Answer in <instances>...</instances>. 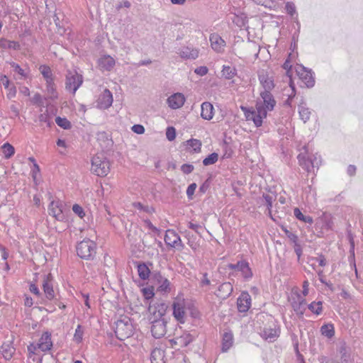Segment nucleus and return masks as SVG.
<instances>
[{
    "mask_svg": "<svg viewBox=\"0 0 363 363\" xmlns=\"http://www.w3.org/2000/svg\"><path fill=\"white\" fill-rule=\"evenodd\" d=\"M276 100L270 91H260V97L256 101L255 108H247L241 106L247 121H253L257 128L262 126V121L267 118V112L274 110L276 106Z\"/></svg>",
    "mask_w": 363,
    "mask_h": 363,
    "instance_id": "f257e3e1",
    "label": "nucleus"
},
{
    "mask_svg": "<svg viewBox=\"0 0 363 363\" xmlns=\"http://www.w3.org/2000/svg\"><path fill=\"white\" fill-rule=\"evenodd\" d=\"M168 306L164 302L150 303L148 311L150 313L149 320L152 324L151 333L152 336L159 339L162 337L167 332V320L165 313Z\"/></svg>",
    "mask_w": 363,
    "mask_h": 363,
    "instance_id": "f03ea898",
    "label": "nucleus"
},
{
    "mask_svg": "<svg viewBox=\"0 0 363 363\" xmlns=\"http://www.w3.org/2000/svg\"><path fill=\"white\" fill-rule=\"evenodd\" d=\"M133 329L132 320L128 316H122L115 323L114 332L120 340L130 337L133 333Z\"/></svg>",
    "mask_w": 363,
    "mask_h": 363,
    "instance_id": "7ed1b4c3",
    "label": "nucleus"
},
{
    "mask_svg": "<svg viewBox=\"0 0 363 363\" xmlns=\"http://www.w3.org/2000/svg\"><path fill=\"white\" fill-rule=\"evenodd\" d=\"M77 255L84 259H93L96 253V244L89 240H83L76 247Z\"/></svg>",
    "mask_w": 363,
    "mask_h": 363,
    "instance_id": "20e7f679",
    "label": "nucleus"
},
{
    "mask_svg": "<svg viewBox=\"0 0 363 363\" xmlns=\"http://www.w3.org/2000/svg\"><path fill=\"white\" fill-rule=\"evenodd\" d=\"M91 171L99 177L106 176L110 171V162L103 155H96L91 160Z\"/></svg>",
    "mask_w": 363,
    "mask_h": 363,
    "instance_id": "39448f33",
    "label": "nucleus"
},
{
    "mask_svg": "<svg viewBox=\"0 0 363 363\" xmlns=\"http://www.w3.org/2000/svg\"><path fill=\"white\" fill-rule=\"evenodd\" d=\"M83 83V77L76 70H68L66 74L65 89L67 91L75 94Z\"/></svg>",
    "mask_w": 363,
    "mask_h": 363,
    "instance_id": "423d86ee",
    "label": "nucleus"
},
{
    "mask_svg": "<svg viewBox=\"0 0 363 363\" xmlns=\"http://www.w3.org/2000/svg\"><path fill=\"white\" fill-rule=\"evenodd\" d=\"M52 347V342L51 340V334L48 332L43 333L39 339L38 343L30 344L28 346L29 354H34L35 351L40 350L41 352H48L51 350Z\"/></svg>",
    "mask_w": 363,
    "mask_h": 363,
    "instance_id": "0eeeda50",
    "label": "nucleus"
},
{
    "mask_svg": "<svg viewBox=\"0 0 363 363\" xmlns=\"http://www.w3.org/2000/svg\"><path fill=\"white\" fill-rule=\"evenodd\" d=\"M297 158L300 166L308 172L312 171L315 167L318 169L320 164V156L318 155L306 156L305 154L301 153L298 155Z\"/></svg>",
    "mask_w": 363,
    "mask_h": 363,
    "instance_id": "6e6552de",
    "label": "nucleus"
},
{
    "mask_svg": "<svg viewBox=\"0 0 363 363\" xmlns=\"http://www.w3.org/2000/svg\"><path fill=\"white\" fill-rule=\"evenodd\" d=\"M49 214L59 221H64L66 219V208L60 200H53L50 202L48 208Z\"/></svg>",
    "mask_w": 363,
    "mask_h": 363,
    "instance_id": "1a4fd4ad",
    "label": "nucleus"
},
{
    "mask_svg": "<svg viewBox=\"0 0 363 363\" xmlns=\"http://www.w3.org/2000/svg\"><path fill=\"white\" fill-rule=\"evenodd\" d=\"M260 336L269 342H274L279 336V328L274 323L265 325L259 332Z\"/></svg>",
    "mask_w": 363,
    "mask_h": 363,
    "instance_id": "9d476101",
    "label": "nucleus"
},
{
    "mask_svg": "<svg viewBox=\"0 0 363 363\" xmlns=\"http://www.w3.org/2000/svg\"><path fill=\"white\" fill-rule=\"evenodd\" d=\"M296 72L299 79H301L307 87L311 88L314 86L315 79L311 70L307 69L302 65H298L296 67Z\"/></svg>",
    "mask_w": 363,
    "mask_h": 363,
    "instance_id": "9b49d317",
    "label": "nucleus"
},
{
    "mask_svg": "<svg viewBox=\"0 0 363 363\" xmlns=\"http://www.w3.org/2000/svg\"><path fill=\"white\" fill-rule=\"evenodd\" d=\"M153 279L157 285L158 291L163 294H169L171 291L172 284L170 281L160 272H155L153 274Z\"/></svg>",
    "mask_w": 363,
    "mask_h": 363,
    "instance_id": "f8f14e48",
    "label": "nucleus"
},
{
    "mask_svg": "<svg viewBox=\"0 0 363 363\" xmlns=\"http://www.w3.org/2000/svg\"><path fill=\"white\" fill-rule=\"evenodd\" d=\"M28 161L30 162V175L33 182V185L36 188L42 182V175L40 172V169L38 164L36 162V160L33 157H28Z\"/></svg>",
    "mask_w": 363,
    "mask_h": 363,
    "instance_id": "ddd939ff",
    "label": "nucleus"
},
{
    "mask_svg": "<svg viewBox=\"0 0 363 363\" xmlns=\"http://www.w3.org/2000/svg\"><path fill=\"white\" fill-rule=\"evenodd\" d=\"M228 268L240 272L245 279H250L252 277L249 264L245 260L238 261L236 264H228Z\"/></svg>",
    "mask_w": 363,
    "mask_h": 363,
    "instance_id": "4468645a",
    "label": "nucleus"
},
{
    "mask_svg": "<svg viewBox=\"0 0 363 363\" xmlns=\"http://www.w3.org/2000/svg\"><path fill=\"white\" fill-rule=\"evenodd\" d=\"M173 315L175 319L181 323L185 321V307L183 301L176 299L172 304Z\"/></svg>",
    "mask_w": 363,
    "mask_h": 363,
    "instance_id": "2eb2a0df",
    "label": "nucleus"
},
{
    "mask_svg": "<svg viewBox=\"0 0 363 363\" xmlns=\"http://www.w3.org/2000/svg\"><path fill=\"white\" fill-rule=\"evenodd\" d=\"M165 243L172 247H175L177 246L184 247L180 236L174 230H167L164 235Z\"/></svg>",
    "mask_w": 363,
    "mask_h": 363,
    "instance_id": "dca6fc26",
    "label": "nucleus"
},
{
    "mask_svg": "<svg viewBox=\"0 0 363 363\" xmlns=\"http://www.w3.org/2000/svg\"><path fill=\"white\" fill-rule=\"evenodd\" d=\"M259 81L264 90L262 91H270L274 88V79L267 72L262 71L258 75Z\"/></svg>",
    "mask_w": 363,
    "mask_h": 363,
    "instance_id": "f3484780",
    "label": "nucleus"
},
{
    "mask_svg": "<svg viewBox=\"0 0 363 363\" xmlns=\"http://www.w3.org/2000/svg\"><path fill=\"white\" fill-rule=\"evenodd\" d=\"M238 309L241 313L247 312L251 306V296L247 292H242L237 301Z\"/></svg>",
    "mask_w": 363,
    "mask_h": 363,
    "instance_id": "a211bd4d",
    "label": "nucleus"
},
{
    "mask_svg": "<svg viewBox=\"0 0 363 363\" xmlns=\"http://www.w3.org/2000/svg\"><path fill=\"white\" fill-rule=\"evenodd\" d=\"M186 101L183 94L175 93L167 99L168 106L172 109H177L182 107Z\"/></svg>",
    "mask_w": 363,
    "mask_h": 363,
    "instance_id": "6ab92c4d",
    "label": "nucleus"
},
{
    "mask_svg": "<svg viewBox=\"0 0 363 363\" xmlns=\"http://www.w3.org/2000/svg\"><path fill=\"white\" fill-rule=\"evenodd\" d=\"M209 40L212 49L217 52H221L225 45V40L216 33L211 34Z\"/></svg>",
    "mask_w": 363,
    "mask_h": 363,
    "instance_id": "aec40b11",
    "label": "nucleus"
},
{
    "mask_svg": "<svg viewBox=\"0 0 363 363\" xmlns=\"http://www.w3.org/2000/svg\"><path fill=\"white\" fill-rule=\"evenodd\" d=\"M179 56L186 60H195L199 57V50L189 46L183 47L179 52Z\"/></svg>",
    "mask_w": 363,
    "mask_h": 363,
    "instance_id": "412c9836",
    "label": "nucleus"
},
{
    "mask_svg": "<svg viewBox=\"0 0 363 363\" xmlns=\"http://www.w3.org/2000/svg\"><path fill=\"white\" fill-rule=\"evenodd\" d=\"M43 288L45 298L49 301L52 300L55 298V291L53 289L52 280L50 279L49 276H47L44 278L43 282Z\"/></svg>",
    "mask_w": 363,
    "mask_h": 363,
    "instance_id": "4be33fe9",
    "label": "nucleus"
},
{
    "mask_svg": "<svg viewBox=\"0 0 363 363\" xmlns=\"http://www.w3.org/2000/svg\"><path fill=\"white\" fill-rule=\"evenodd\" d=\"M234 342L233 335L231 331L225 332L222 336L221 351L228 352L233 346Z\"/></svg>",
    "mask_w": 363,
    "mask_h": 363,
    "instance_id": "5701e85b",
    "label": "nucleus"
},
{
    "mask_svg": "<svg viewBox=\"0 0 363 363\" xmlns=\"http://www.w3.org/2000/svg\"><path fill=\"white\" fill-rule=\"evenodd\" d=\"M201 116L204 120L210 121L214 115L213 106L210 102H203L201 106Z\"/></svg>",
    "mask_w": 363,
    "mask_h": 363,
    "instance_id": "b1692460",
    "label": "nucleus"
},
{
    "mask_svg": "<svg viewBox=\"0 0 363 363\" xmlns=\"http://www.w3.org/2000/svg\"><path fill=\"white\" fill-rule=\"evenodd\" d=\"M233 291V287L232 284L230 282H224L219 286L216 296L225 299L230 296Z\"/></svg>",
    "mask_w": 363,
    "mask_h": 363,
    "instance_id": "393cba45",
    "label": "nucleus"
},
{
    "mask_svg": "<svg viewBox=\"0 0 363 363\" xmlns=\"http://www.w3.org/2000/svg\"><path fill=\"white\" fill-rule=\"evenodd\" d=\"M99 66L104 70L110 71L115 66V60L110 55H104L99 60Z\"/></svg>",
    "mask_w": 363,
    "mask_h": 363,
    "instance_id": "a878e982",
    "label": "nucleus"
},
{
    "mask_svg": "<svg viewBox=\"0 0 363 363\" xmlns=\"http://www.w3.org/2000/svg\"><path fill=\"white\" fill-rule=\"evenodd\" d=\"M99 103L101 108H108L113 103V96L111 92L106 89L101 97L99 98Z\"/></svg>",
    "mask_w": 363,
    "mask_h": 363,
    "instance_id": "bb28decb",
    "label": "nucleus"
},
{
    "mask_svg": "<svg viewBox=\"0 0 363 363\" xmlns=\"http://www.w3.org/2000/svg\"><path fill=\"white\" fill-rule=\"evenodd\" d=\"M298 111L300 118L303 121V123H306L309 121L311 112L306 106V104L304 102L303 99L301 100V102H300L298 106Z\"/></svg>",
    "mask_w": 363,
    "mask_h": 363,
    "instance_id": "cd10ccee",
    "label": "nucleus"
},
{
    "mask_svg": "<svg viewBox=\"0 0 363 363\" xmlns=\"http://www.w3.org/2000/svg\"><path fill=\"white\" fill-rule=\"evenodd\" d=\"M306 302L304 299L298 298L291 303L292 308L296 315L302 316L306 311Z\"/></svg>",
    "mask_w": 363,
    "mask_h": 363,
    "instance_id": "c85d7f7f",
    "label": "nucleus"
},
{
    "mask_svg": "<svg viewBox=\"0 0 363 363\" xmlns=\"http://www.w3.org/2000/svg\"><path fill=\"white\" fill-rule=\"evenodd\" d=\"M164 357V351L162 349L155 348L151 352V363H165Z\"/></svg>",
    "mask_w": 363,
    "mask_h": 363,
    "instance_id": "c756f323",
    "label": "nucleus"
},
{
    "mask_svg": "<svg viewBox=\"0 0 363 363\" xmlns=\"http://www.w3.org/2000/svg\"><path fill=\"white\" fill-rule=\"evenodd\" d=\"M39 71L45 80V84L54 81L52 72L49 66L45 65H40L39 67Z\"/></svg>",
    "mask_w": 363,
    "mask_h": 363,
    "instance_id": "7c9ffc66",
    "label": "nucleus"
},
{
    "mask_svg": "<svg viewBox=\"0 0 363 363\" xmlns=\"http://www.w3.org/2000/svg\"><path fill=\"white\" fill-rule=\"evenodd\" d=\"M46 92L48 97L51 100H55L58 98V93L57 91V86L54 81L52 82L46 83Z\"/></svg>",
    "mask_w": 363,
    "mask_h": 363,
    "instance_id": "2f4dec72",
    "label": "nucleus"
},
{
    "mask_svg": "<svg viewBox=\"0 0 363 363\" xmlns=\"http://www.w3.org/2000/svg\"><path fill=\"white\" fill-rule=\"evenodd\" d=\"M222 75L226 79H231L237 75V69L234 67L223 65L222 67Z\"/></svg>",
    "mask_w": 363,
    "mask_h": 363,
    "instance_id": "473e14b6",
    "label": "nucleus"
},
{
    "mask_svg": "<svg viewBox=\"0 0 363 363\" xmlns=\"http://www.w3.org/2000/svg\"><path fill=\"white\" fill-rule=\"evenodd\" d=\"M294 215L298 220L303 223H308L309 225H312L313 222V218L311 216L303 214L298 208H294Z\"/></svg>",
    "mask_w": 363,
    "mask_h": 363,
    "instance_id": "72a5a7b5",
    "label": "nucleus"
},
{
    "mask_svg": "<svg viewBox=\"0 0 363 363\" xmlns=\"http://www.w3.org/2000/svg\"><path fill=\"white\" fill-rule=\"evenodd\" d=\"M138 273L141 279L146 280L150 277V270L145 263H140L138 265Z\"/></svg>",
    "mask_w": 363,
    "mask_h": 363,
    "instance_id": "f704fd0d",
    "label": "nucleus"
},
{
    "mask_svg": "<svg viewBox=\"0 0 363 363\" xmlns=\"http://www.w3.org/2000/svg\"><path fill=\"white\" fill-rule=\"evenodd\" d=\"M39 121L40 123H45L47 126H50L53 123V114L46 109L39 116Z\"/></svg>",
    "mask_w": 363,
    "mask_h": 363,
    "instance_id": "c9c22d12",
    "label": "nucleus"
},
{
    "mask_svg": "<svg viewBox=\"0 0 363 363\" xmlns=\"http://www.w3.org/2000/svg\"><path fill=\"white\" fill-rule=\"evenodd\" d=\"M14 351L15 349L6 343H4L0 347V352L6 359L11 358Z\"/></svg>",
    "mask_w": 363,
    "mask_h": 363,
    "instance_id": "e433bc0d",
    "label": "nucleus"
},
{
    "mask_svg": "<svg viewBox=\"0 0 363 363\" xmlns=\"http://www.w3.org/2000/svg\"><path fill=\"white\" fill-rule=\"evenodd\" d=\"M321 334L328 338H331L335 335V328L333 324H325L320 328Z\"/></svg>",
    "mask_w": 363,
    "mask_h": 363,
    "instance_id": "4c0bfd02",
    "label": "nucleus"
},
{
    "mask_svg": "<svg viewBox=\"0 0 363 363\" xmlns=\"http://www.w3.org/2000/svg\"><path fill=\"white\" fill-rule=\"evenodd\" d=\"M257 4L264 6L266 8H274L283 0H253Z\"/></svg>",
    "mask_w": 363,
    "mask_h": 363,
    "instance_id": "58836bf2",
    "label": "nucleus"
},
{
    "mask_svg": "<svg viewBox=\"0 0 363 363\" xmlns=\"http://www.w3.org/2000/svg\"><path fill=\"white\" fill-rule=\"evenodd\" d=\"M308 309L315 315H320L323 311V302L313 301L308 306Z\"/></svg>",
    "mask_w": 363,
    "mask_h": 363,
    "instance_id": "ea45409f",
    "label": "nucleus"
},
{
    "mask_svg": "<svg viewBox=\"0 0 363 363\" xmlns=\"http://www.w3.org/2000/svg\"><path fill=\"white\" fill-rule=\"evenodd\" d=\"M186 143V146L188 147H191L194 152H198L201 151V143L200 140L197 139H190L188 140Z\"/></svg>",
    "mask_w": 363,
    "mask_h": 363,
    "instance_id": "a19ab883",
    "label": "nucleus"
},
{
    "mask_svg": "<svg viewBox=\"0 0 363 363\" xmlns=\"http://www.w3.org/2000/svg\"><path fill=\"white\" fill-rule=\"evenodd\" d=\"M55 123L60 128L68 130L71 128V123L66 118L57 116L55 118Z\"/></svg>",
    "mask_w": 363,
    "mask_h": 363,
    "instance_id": "79ce46f5",
    "label": "nucleus"
},
{
    "mask_svg": "<svg viewBox=\"0 0 363 363\" xmlns=\"http://www.w3.org/2000/svg\"><path fill=\"white\" fill-rule=\"evenodd\" d=\"M218 160V155L216 152L210 154L208 157L203 159V164L204 166H208L215 164Z\"/></svg>",
    "mask_w": 363,
    "mask_h": 363,
    "instance_id": "37998d69",
    "label": "nucleus"
},
{
    "mask_svg": "<svg viewBox=\"0 0 363 363\" xmlns=\"http://www.w3.org/2000/svg\"><path fill=\"white\" fill-rule=\"evenodd\" d=\"M178 340H179V342L181 343V345L186 347L189 344H190L193 341L194 337L189 333H184L182 335H181Z\"/></svg>",
    "mask_w": 363,
    "mask_h": 363,
    "instance_id": "c03bdc74",
    "label": "nucleus"
},
{
    "mask_svg": "<svg viewBox=\"0 0 363 363\" xmlns=\"http://www.w3.org/2000/svg\"><path fill=\"white\" fill-rule=\"evenodd\" d=\"M6 157L9 158L14 154V147L9 143H5L1 147Z\"/></svg>",
    "mask_w": 363,
    "mask_h": 363,
    "instance_id": "a18cd8bd",
    "label": "nucleus"
},
{
    "mask_svg": "<svg viewBox=\"0 0 363 363\" xmlns=\"http://www.w3.org/2000/svg\"><path fill=\"white\" fill-rule=\"evenodd\" d=\"M83 334L84 331L82 328V326L80 325H78L74 334V342H76L77 343H80L83 339Z\"/></svg>",
    "mask_w": 363,
    "mask_h": 363,
    "instance_id": "49530a36",
    "label": "nucleus"
},
{
    "mask_svg": "<svg viewBox=\"0 0 363 363\" xmlns=\"http://www.w3.org/2000/svg\"><path fill=\"white\" fill-rule=\"evenodd\" d=\"M262 199L264 200L267 206V210H270L272 208L273 201L275 200V196L267 194H263Z\"/></svg>",
    "mask_w": 363,
    "mask_h": 363,
    "instance_id": "de8ad7c7",
    "label": "nucleus"
},
{
    "mask_svg": "<svg viewBox=\"0 0 363 363\" xmlns=\"http://www.w3.org/2000/svg\"><path fill=\"white\" fill-rule=\"evenodd\" d=\"M2 45V48H5L6 47L9 48H12L13 50H17L20 48V44L18 42L15 41H3L1 43Z\"/></svg>",
    "mask_w": 363,
    "mask_h": 363,
    "instance_id": "09e8293b",
    "label": "nucleus"
},
{
    "mask_svg": "<svg viewBox=\"0 0 363 363\" xmlns=\"http://www.w3.org/2000/svg\"><path fill=\"white\" fill-rule=\"evenodd\" d=\"M166 137L169 141H172L176 138V130L174 127H168L166 130Z\"/></svg>",
    "mask_w": 363,
    "mask_h": 363,
    "instance_id": "8fccbe9b",
    "label": "nucleus"
},
{
    "mask_svg": "<svg viewBox=\"0 0 363 363\" xmlns=\"http://www.w3.org/2000/svg\"><path fill=\"white\" fill-rule=\"evenodd\" d=\"M340 353L341 354L340 363H349L350 354L347 353L345 348L341 347L340 349Z\"/></svg>",
    "mask_w": 363,
    "mask_h": 363,
    "instance_id": "3c124183",
    "label": "nucleus"
},
{
    "mask_svg": "<svg viewBox=\"0 0 363 363\" xmlns=\"http://www.w3.org/2000/svg\"><path fill=\"white\" fill-rule=\"evenodd\" d=\"M72 211L81 218H84V216H85V213L83 208L79 204H74L72 206Z\"/></svg>",
    "mask_w": 363,
    "mask_h": 363,
    "instance_id": "603ef678",
    "label": "nucleus"
},
{
    "mask_svg": "<svg viewBox=\"0 0 363 363\" xmlns=\"http://www.w3.org/2000/svg\"><path fill=\"white\" fill-rule=\"evenodd\" d=\"M286 11L289 15L293 16L296 13L295 4L292 2H287L285 6Z\"/></svg>",
    "mask_w": 363,
    "mask_h": 363,
    "instance_id": "864d4df0",
    "label": "nucleus"
},
{
    "mask_svg": "<svg viewBox=\"0 0 363 363\" xmlns=\"http://www.w3.org/2000/svg\"><path fill=\"white\" fill-rule=\"evenodd\" d=\"M142 292L145 298L147 300L152 298L155 295L153 289L150 288H143Z\"/></svg>",
    "mask_w": 363,
    "mask_h": 363,
    "instance_id": "5fc2aeb1",
    "label": "nucleus"
},
{
    "mask_svg": "<svg viewBox=\"0 0 363 363\" xmlns=\"http://www.w3.org/2000/svg\"><path fill=\"white\" fill-rule=\"evenodd\" d=\"M196 187H197V185L196 183H192L187 187L186 196H187L188 199H192V196L194 195Z\"/></svg>",
    "mask_w": 363,
    "mask_h": 363,
    "instance_id": "6e6d98bb",
    "label": "nucleus"
},
{
    "mask_svg": "<svg viewBox=\"0 0 363 363\" xmlns=\"http://www.w3.org/2000/svg\"><path fill=\"white\" fill-rule=\"evenodd\" d=\"M194 167L190 164H184L181 167V170L184 174H189L193 172Z\"/></svg>",
    "mask_w": 363,
    "mask_h": 363,
    "instance_id": "4d7b16f0",
    "label": "nucleus"
},
{
    "mask_svg": "<svg viewBox=\"0 0 363 363\" xmlns=\"http://www.w3.org/2000/svg\"><path fill=\"white\" fill-rule=\"evenodd\" d=\"M208 68L206 66H200L195 69L194 72L201 77L206 75L208 73Z\"/></svg>",
    "mask_w": 363,
    "mask_h": 363,
    "instance_id": "13d9d810",
    "label": "nucleus"
},
{
    "mask_svg": "<svg viewBox=\"0 0 363 363\" xmlns=\"http://www.w3.org/2000/svg\"><path fill=\"white\" fill-rule=\"evenodd\" d=\"M290 86L291 88V93L289 95V98L285 101V104L288 106H291V100L296 95V90H295V86L292 84L291 82H290Z\"/></svg>",
    "mask_w": 363,
    "mask_h": 363,
    "instance_id": "bf43d9fd",
    "label": "nucleus"
},
{
    "mask_svg": "<svg viewBox=\"0 0 363 363\" xmlns=\"http://www.w3.org/2000/svg\"><path fill=\"white\" fill-rule=\"evenodd\" d=\"M188 227L194 230L197 234H201L200 230L202 228V226L198 223H194L192 222H189L188 223Z\"/></svg>",
    "mask_w": 363,
    "mask_h": 363,
    "instance_id": "052dcab7",
    "label": "nucleus"
},
{
    "mask_svg": "<svg viewBox=\"0 0 363 363\" xmlns=\"http://www.w3.org/2000/svg\"><path fill=\"white\" fill-rule=\"evenodd\" d=\"M30 101L33 104H42V97L41 95L38 93L35 94L30 99Z\"/></svg>",
    "mask_w": 363,
    "mask_h": 363,
    "instance_id": "680f3d73",
    "label": "nucleus"
},
{
    "mask_svg": "<svg viewBox=\"0 0 363 363\" xmlns=\"http://www.w3.org/2000/svg\"><path fill=\"white\" fill-rule=\"evenodd\" d=\"M132 130L137 134H143L145 132V128L142 125L136 124L133 125Z\"/></svg>",
    "mask_w": 363,
    "mask_h": 363,
    "instance_id": "e2e57ef3",
    "label": "nucleus"
},
{
    "mask_svg": "<svg viewBox=\"0 0 363 363\" xmlns=\"http://www.w3.org/2000/svg\"><path fill=\"white\" fill-rule=\"evenodd\" d=\"M211 284V281L208 278V274L206 272L203 274V277L200 281L201 286H209Z\"/></svg>",
    "mask_w": 363,
    "mask_h": 363,
    "instance_id": "0e129e2a",
    "label": "nucleus"
},
{
    "mask_svg": "<svg viewBox=\"0 0 363 363\" xmlns=\"http://www.w3.org/2000/svg\"><path fill=\"white\" fill-rule=\"evenodd\" d=\"M29 290L30 291L35 294V296H37L38 297L40 296L41 295L40 292V290L38 288V286L34 284H30V287H29Z\"/></svg>",
    "mask_w": 363,
    "mask_h": 363,
    "instance_id": "69168bd1",
    "label": "nucleus"
},
{
    "mask_svg": "<svg viewBox=\"0 0 363 363\" xmlns=\"http://www.w3.org/2000/svg\"><path fill=\"white\" fill-rule=\"evenodd\" d=\"M13 70L18 74L23 76V69L18 64L13 62L11 64Z\"/></svg>",
    "mask_w": 363,
    "mask_h": 363,
    "instance_id": "338daca9",
    "label": "nucleus"
},
{
    "mask_svg": "<svg viewBox=\"0 0 363 363\" xmlns=\"http://www.w3.org/2000/svg\"><path fill=\"white\" fill-rule=\"evenodd\" d=\"M313 259L318 261L319 265L321 267H325L326 265V259L323 255H320L318 257L313 258Z\"/></svg>",
    "mask_w": 363,
    "mask_h": 363,
    "instance_id": "774afa93",
    "label": "nucleus"
}]
</instances>
